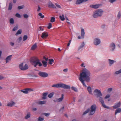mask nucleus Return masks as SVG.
Returning a JSON list of instances; mask_svg holds the SVG:
<instances>
[{
    "instance_id": "1",
    "label": "nucleus",
    "mask_w": 121,
    "mask_h": 121,
    "mask_svg": "<svg viewBox=\"0 0 121 121\" xmlns=\"http://www.w3.org/2000/svg\"><path fill=\"white\" fill-rule=\"evenodd\" d=\"M90 75L91 73L86 68L83 69L82 72L80 74L79 77V80L83 86L85 87H86L87 86L84 82V81L87 82L90 81Z\"/></svg>"
},
{
    "instance_id": "2",
    "label": "nucleus",
    "mask_w": 121,
    "mask_h": 121,
    "mask_svg": "<svg viewBox=\"0 0 121 121\" xmlns=\"http://www.w3.org/2000/svg\"><path fill=\"white\" fill-rule=\"evenodd\" d=\"M30 61L32 65H34L35 67L38 65L39 66H41L42 65V64L40 62L39 60L37 57H36L31 58L30 60Z\"/></svg>"
},
{
    "instance_id": "3",
    "label": "nucleus",
    "mask_w": 121,
    "mask_h": 121,
    "mask_svg": "<svg viewBox=\"0 0 121 121\" xmlns=\"http://www.w3.org/2000/svg\"><path fill=\"white\" fill-rule=\"evenodd\" d=\"M52 86V87L57 88L61 87L67 89H70V87L69 86L61 83L53 85Z\"/></svg>"
},
{
    "instance_id": "4",
    "label": "nucleus",
    "mask_w": 121,
    "mask_h": 121,
    "mask_svg": "<svg viewBox=\"0 0 121 121\" xmlns=\"http://www.w3.org/2000/svg\"><path fill=\"white\" fill-rule=\"evenodd\" d=\"M104 11L101 9H99L95 11L93 13L92 16L94 18H97L101 17L103 15Z\"/></svg>"
},
{
    "instance_id": "5",
    "label": "nucleus",
    "mask_w": 121,
    "mask_h": 121,
    "mask_svg": "<svg viewBox=\"0 0 121 121\" xmlns=\"http://www.w3.org/2000/svg\"><path fill=\"white\" fill-rule=\"evenodd\" d=\"M96 107L95 105L94 104L92 105L90 107V109L89 115H92L94 114L95 112Z\"/></svg>"
},
{
    "instance_id": "6",
    "label": "nucleus",
    "mask_w": 121,
    "mask_h": 121,
    "mask_svg": "<svg viewBox=\"0 0 121 121\" xmlns=\"http://www.w3.org/2000/svg\"><path fill=\"white\" fill-rule=\"evenodd\" d=\"M93 43L94 45L98 46L101 44V40L100 38H95L93 39Z\"/></svg>"
},
{
    "instance_id": "7",
    "label": "nucleus",
    "mask_w": 121,
    "mask_h": 121,
    "mask_svg": "<svg viewBox=\"0 0 121 121\" xmlns=\"http://www.w3.org/2000/svg\"><path fill=\"white\" fill-rule=\"evenodd\" d=\"M94 94L97 97H101L102 96V94L100 91L98 89H95L94 92Z\"/></svg>"
},
{
    "instance_id": "8",
    "label": "nucleus",
    "mask_w": 121,
    "mask_h": 121,
    "mask_svg": "<svg viewBox=\"0 0 121 121\" xmlns=\"http://www.w3.org/2000/svg\"><path fill=\"white\" fill-rule=\"evenodd\" d=\"M19 68L21 70H24L27 69L28 68V67L26 64H25L24 66L23 64L22 63L19 65Z\"/></svg>"
},
{
    "instance_id": "9",
    "label": "nucleus",
    "mask_w": 121,
    "mask_h": 121,
    "mask_svg": "<svg viewBox=\"0 0 121 121\" xmlns=\"http://www.w3.org/2000/svg\"><path fill=\"white\" fill-rule=\"evenodd\" d=\"M99 97V100L103 106L105 108L109 109V107L107 106L105 104L103 98L100 97Z\"/></svg>"
},
{
    "instance_id": "10",
    "label": "nucleus",
    "mask_w": 121,
    "mask_h": 121,
    "mask_svg": "<svg viewBox=\"0 0 121 121\" xmlns=\"http://www.w3.org/2000/svg\"><path fill=\"white\" fill-rule=\"evenodd\" d=\"M85 33L84 32V30L83 28L81 29V36H79L78 37V39H83L84 38L85 36Z\"/></svg>"
},
{
    "instance_id": "11",
    "label": "nucleus",
    "mask_w": 121,
    "mask_h": 121,
    "mask_svg": "<svg viewBox=\"0 0 121 121\" xmlns=\"http://www.w3.org/2000/svg\"><path fill=\"white\" fill-rule=\"evenodd\" d=\"M115 48L116 45L114 43L112 42L110 44L109 48L111 51H113L115 49Z\"/></svg>"
},
{
    "instance_id": "12",
    "label": "nucleus",
    "mask_w": 121,
    "mask_h": 121,
    "mask_svg": "<svg viewBox=\"0 0 121 121\" xmlns=\"http://www.w3.org/2000/svg\"><path fill=\"white\" fill-rule=\"evenodd\" d=\"M38 74L40 76L43 78H46L48 76V74L47 73L43 72H40Z\"/></svg>"
},
{
    "instance_id": "13",
    "label": "nucleus",
    "mask_w": 121,
    "mask_h": 121,
    "mask_svg": "<svg viewBox=\"0 0 121 121\" xmlns=\"http://www.w3.org/2000/svg\"><path fill=\"white\" fill-rule=\"evenodd\" d=\"M33 90L31 88L26 89L24 90H22L21 91L24 93L27 94L28 93V91H33Z\"/></svg>"
},
{
    "instance_id": "14",
    "label": "nucleus",
    "mask_w": 121,
    "mask_h": 121,
    "mask_svg": "<svg viewBox=\"0 0 121 121\" xmlns=\"http://www.w3.org/2000/svg\"><path fill=\"white\" fill-rule=\"evenodd\" d=\"M48 36V33L46 32H43L42 34L41 37L42 38L44 39L47 37Z\"/></svg>"
},
{
    "instance_id": "15",
    "label": "nucleus",
    "mask_w": 121,
    "mask_h": 121,
    "mask_svg": "<svg viewBox=\"0 0 121 121\" xmlns=\"http://www.w3.org/2000/svg\"><path fill=\"white\" fill-rule=\"evenodd\" d=\"M101 6L100 4H98L91 5H90V7L94 9H97L99 8Z\"/></svg>"
},
{
    "instance_id": "16",
    "label": "nucleus",
    "mask_w": 121,
    "mask_h": 121,
    "mask_svg": "<svg viewBox=\"0 0 121 121\" xmlns=\"http://www.w3.org/2000/svg\"><path fill=\"white\" fill-rule=\"evenodd\" d=\"M121 103L120 102L115 104L113 106L114 108L116 109L120 107Z\"/></svg>"
},
{
    "instance_id": "17",
    "label": "nucleus",
    "mask_w": 121,
    "mask_h": 121,
    "mask_svg": "<svg viewBox=\"0 0 121 121\" xmlns=\"http://www.w3.org/2000/svg\"><path fill=\"white\" fill-rule=\"evenodd\" d=\"M48 7L53 8H56L55 6L51 2H49L48 4Z\"/></svg>"
},
{
    "instance_id": "18",
    "label": "nucleus",
    "mask_w": 121,
    "mask_h": 121,
    "mask_svg": "<svg viewBox=\"0 0 121 121\" xmlns=\"http://www.w3.org/2000/svg\"><path fill=\"white\" fill-rule=\"evenodd\" d=\"M12 56V55L9 56L6 58L5 60L6 63H8L11 60Z\"/></svg>"
},
{
    "instance_id": "19",
    "label": "nucleus",
    "mask_w": 121,
    "mask_h": 121,
    "mask_svg": "<svg viewBox=\"0 0 121 121\" xmlns=\"http://www.w3.org/2000/svg\"><path fill=\"white\" fill-rule=\"evenodd\" d=\"M108 60L109 65L110 66H111L115 62V61L114 60L109 59H108Z\"/></svg>"
},
{
    "instance_id": "20",
    "label": "nucleus",
    "mask_w": 121,
    "mask_h": 121,
    "mask_svg": "<svg viewBox=\"0 0 121 121\" xmlns=\"http://www.w3.org/2000/svg\"><path fill=\"white\" fill-rule=\"evenodd\" d=\"M15 103L13 101H12L8 103L7 104L8 106L12 107L15 104Z\"/></svg>"
},
{
    "instance_id": "21",
    "label": "nucleus",
    "mask_w": 121,
    "mask_h": 121,
    "mask_svg": "<svg viewBox=\"0 0 121 121\" xmlns=\"http://www.w3.org/2000/svg\"><path fill=\"white\" fill-rule=\"evenodd\" d=\"M64 98V95L63 94L61 95V97L57 99V101L58 102H60L62 101Z\"/></svg>"
},
{
    "instance_id": "22",
    "label": "nucleus",
    "mask_w": 121,
    "mask_h": 121,
    "mask_svg": "<svg viewBox=\"0 0 121 121\" xmlns=\"http://www.w3.org/2000/svg\"><path fill=\"white\" fill-rule=\"evenodd\" d=\"M85 45V44L84 42L81 43L79 47L78 48V50H79L82 48Z\"/></svg>"
},
{
    "instance_id": "23",
    "label": "nucleus",
    "mask_w": 121,
    "mask_h": 121,
    "mask_svg": "<svg viewBox=\"0 0 121 121\" xmlns=\"http://www.w3.org/2000/svg\"><path fill=\"white\" fill-rule=\"evenodd\" d=\"M87 90L90 94H92V89L91 87L90 86H88L87 87Z\"/></svg>"
},
{
    "instance_id": "24",
    "label": "nucleus",
    "mask_w": 121,
    "mask_h": 121,
    "mask_svg": "<svg viewBox=\"0 0 121 121\" xmlns=\"http://www.w3.org/2000/svg\"><path fill=\"white\" fill-rule=\"evenodd\" d=\"M37 47V44L36 43H35L31 47V50H34Z\"/></svg>"
},
{
    "instance_id": "25",
    "label": "nucleus",
    "mask_w": 121,
    "mask_h": 121,
    "mask_svg": "<svg viewBox=\"0 0 121 121\" xmlns=\"http://www.w3.org/2000/svg\"><path fill=\"white\" fill-rule=\"evenodd\" d=\"M46 103V102L45 101H39L37 102V104L39 105L45 104Z\"/></svg>"
},
{
    "instance_id": "26",
    "label": "nucleus",
    "mask_w": 121,
    "mask_h": 121,
    "mask_svg": "<svg viewBox=\"0 0 121 121\" xmlns=\"http://www.w3.org/2000/svg\"><path fill=\"white\" fill-rule=\"evenodd\" d=\"M42 62L43 64V66L44 67H46L47 65V62L44 60H43L42 61Z\"/></svg>"
},
{
    "instance_id": "27",
    "label": "nucleus",
    "mask_w": 121,
    "mask_h": 121,
    "mask_svg": "<svg viewBox=\"0 0 121 121\" xmlns=\"http://www.w3.org/2000/svg\"><path fill=\"white\" fill-rule=\"evenodd\" d=\"M83 2V0H77L76 1V4H78Z\"/></svg>"
},
{
    "instance_id": "28",
    "label": "nucleus",
    "mask_w": 121,
    "mask_h": 121,
    "mask_svg": "<svg viewBox=\"0 0 121 121\" xmlns=\"http://www.w3.org/2000/svg\"><path fill=\"white\" fill-rule=\"evenodd\" d=\"M59 17L61 20L62 21H64L65 20V18L64 17V16L63 14H62L61 15H60Z\"/></svg>"
},
{
    "instance_id": "29",
    "label": "nucleus",
    "mask_w": 121,
    "mask_h": 121,
    "mask_svg": "<svg viewBox=\"0 0 121 121\" xmlns=\"http://www.w3.org/2000/svg\"><path fill=\"white\" fill-rule=\"evenodd\" d=\"M30 117V112H28L27 113L25 117V119H27L29 118Z\"/></svg>"
},
{
    "instance_id": "30",
    "label": "nucleus",
    "mask_w": 121,
    "mask_h": 121,
    "mask_svg": "<svg viewBox=\"0 0 121 121\" xmlns=\"http://www.w3.org/2000/svg\"><path fill=\"white\" fill-rule=\"evenodd\" d=\"M121 112V108H118L115 111V114L116 115L118 113H120Z\"/></svg>"
},
{
    "instance_id": "31",
    "label": "nucleus",
    "mask_w": 121,
    "mask_h": 121,
    "mask_svg": "<svg viewBox=\"0 0 121 121\" xmlns=\"http://www.w3.org/2000/svg\"><path fill=\"white\" fill-rule=\"evenodd\" d=\"M12 3L11 2H10L9 3L8 10H11L12 8Z\"/></svg>"
},
{
    "instance_id": "32",
    "label": "nucleus",
    "mask_w": 121,
    "mask_h": 121,
    "mask_svg": "<svg viewBox=\"0 0 121 121\" xmlns=\"http://www.w3.org/2000/svg\"><path fill=\"white\" fill-rule=\"evenodd\" d=\"M117 18L119 19L121 18V12L120 11H119L117 14Z\"/></svg>"
},
{
    "instance_id": "33",
    "label": "nucleus",
    "mask_w": 121,
    "mask_h": 121,
    "mask_svg": "<svg viewBox=\"0 0 121 121\" xmlns=\"http://www.w3.org/2000/svg\"><path fill=\"white\" fill-rule=\"evenodd\" d=\"M54 93L52 92L49 94L48 95V97L50 98H51L53 96Z\"/></svg>"
},
{
    "instance_id": "34",
    "label": "nucleus",
    "mask_w": 121,
    "mask_h": 121,
    "mask_svg": "<svg viewBox=\"0 0 121 121\" xmlns=\"http://www.w3.org/2000/svg\"><path fill=\"white\" fill-rule=\"evenodd\" d=\"M90 111V109L89 108H88L87 109V110L85 111L83 113V115H85L89 111Z\"/></svg>"
},
{
    "instance_id": "35",
    "label": "nucleus",
    "mask_w": 121,
    "mask_h": 121,
    "mask_svg": "<svg viewBox=\"0 0 121 121\" xmlns=\"http://www.w3.org/2000/svg\"><path fill=\"white\" fill-rule=\"evenodd\" d=\"M49 64L50 65H52V63L54 62V60L53 59H49Z\"/></svg>"
},
{
    "instance_id": "36",
    "label": "nucleus",
    "mask_w": 121,
    "mask_h": 121,
    "mask_svg": "<svg viewBox=\"0 0 121 121\" xmlns=\"http://www.w3.org/2000/svg\"><path fill=\"white\" fill-rule=\"evenodd\" d=\"M55 17H51L50 20V22H53L55 21Z\"/></svg>"
},
{
    "instance_id": "37",
    "label": "nucleus",
    "mask_w": 121,
    "mask_h": 121,
    "mask_svg": "<svg viewBox=\"0 0 121 121\" xmlns=\"http://www.w3.org/2000/svg\"><path fill=\"white\" fill-rule=\"evenodd\" d=\"M71 89L74 91L77 92L78 91V90L77 88L73 86H72L71 88Z\"/></svg>"
},
{
    "instance_id": "38",
    "label": "nucleus",
    "mask_w": 121,
    "mask_h": 121,
    "mask_svg": "<svg viewBox=\"0 0 121 121\" xmlns=\"http://www.w3.org/2000/svg\"><path fill=\"white\" fill-rule=\"evenodd\" d=\"M115 73V74H118L121 73V69L119 70L116 71Z\"/></svg>"
},
{
    "instance_id": "39",
    "label": "nucleus",
    "mask_w": 121,
    "mask_h": 121,
    "mask_svg": "<svg viewBox=\"0 0 121 121\" xmlns=\"http://www.w3.org/2000/svg\"><path fill=\"white\" fill-rule=\"evenodd\" d=\"M22 33V31L21 30H18L16 33L15 35H18L19 34H21V33Z\"/></svg>"
},
{
    "instance_id": "40",
    "label": "nucleus",
    "mask_w": 121,
    "mask_h": 121,
    "mask_svg": "<svg viewBox=\"0 0 121 121\" xmlns=\"http://www.w3.org/2000/svg\"><path fill=\"white\" fill-rule=\"evenodd\" d=\"M10 22L11 24H13L14 23L13 19V18H11L10 20Z\"/></svg>"
},
{
    "instance_id": "41",
    "label": "nucleus",
    "mask_w": 121,
    "mask_h": 121,
    "mask_svg": "<svg viewBox=\"0 0 121 121\" xmlns=\"http://www.w3.org/2000/svg\"><path fill=\"white\" fill-rule=\"evenodd\" d=\"M52 27V24L51 23H49L48 25V29H50Z\"/></svg>"
},
{
    "instance_id": "42",
    "label": "nucleus",
    "mask_w": 121,
    "mask_h": 121,
    "mask_svg": "<svg viewBox=\"0 0 121 121\" xmlns=\"http://www.w3.org/2000/svg\"><path fill=\"white\" fill-rule=\"evenodd\" d=\"M39 15L41 18H43L44 17V16L41 13H39Z\"/></svg>"
},
{
    "instance_id": "43",
    "label": "nucleus",
    "mask_w": 121,
    "mask_h": 121,
    "mask_svg": "<svg viewBox=\"0 0 121 121\" xmlns=\"http://www.w3.org/2000/svg\"><path fill=\"white\" fill-rule=\"evenodd\" d=\"M27 36L26 35H25L24 36L23 38V41H24L27 39Z\"/></svg>"
},
{
    "instance_id": "44",
    "label": "nucleus",
    "mask_w": 121,
    "mask_h": 121,
    "mask_svg": "<svg viewBox=\"0 0 121 121\" xmlns=\"http://www.w3.org/2000/svg\"><path fill=\"white\" fill-rule=\"evenodd\" d=\"M15 16L19 18H20L21 17L20 15L18 13H16L15 15Z\"/></svg>"
},
{
    "instance_id": "45",
    "label": "nucleus",
    "mask_w": 121,
    "mask_h": 121,
    "mask_svg": "<svg viewBox=\"0 0 121 121\" xmlns=\"http://www.w3.org/2000/svg\"><path fill=\"white\" fill-rule=\"evenodd\" d=\"M44 119L43 118H41L39 117L38 118L39 121H43L44 120Z\"/></svg>"
},
{
    "instance_id": "46",
    "label": "nucleus",
    "mask_w": 121,
    "mask_h": 121,
    "mask_svg": "<svg viewBox=\"0 0 121 121\" xmlns=\"http://www.w3.org/2000/svg\"><path fill=\"white\" fill-rule=\"evenodd\" d=\"M117 0H109V2L111 3H113L115 2Z\"/></svg>"
},
{
    "instance_id": "47",
    "label": "nucleus",
    "mask_w": 121,
    "mask_h": 121,
    "mask_svg": "<svg viewBox=\"0 0 121 121\" xmlns=\"http://www.w3.org/2000/svg\"><path fill=\"white\" fill-rule=\"evenodd\" d=\"M24 7V6L23 5H21L19 6L18 7V9H22Z\"/></svg>"
},
{
    "instance_id": "48",
    "label": "nucleus",
    "mask_w": 121,
    "mask_h": 121,
    "mask_svg": "<svg viewBox=\"0 0 121 121\" xmlns=\"http://www.w3.org/2000/svg\"><path fill=\"white\" fill-rule=\"evenodd\" d=\"M110 97V95H107L105 97L104 99H107L109 98Z\"/></svg>"
},
{
    "instance_id": "49",
    "label": "nucleus",
    "mask_w": 121,
    "mask_h": 121,
    "mask_svg": "<svg viewBox=\"0 0 121 121\" xmlns=\"http://www.w3.org/2000/svg\"><path fill=\"white\" fill-rule=\"evenodd\" d=\"M23 16L24 18H27L29 17L28 15L27 14H24Z\"/></svg>"
},
{
    "instance_id": "50",
    "label": "nucleus",
    "mask_w": 121,
    "mask_h": 121,
    "mask_svg": "<svg viewBox=\"0 0 121 121\" xmlns=\"http://www.w3.org/2000/svg\"><path fill=\"white\" fill-rule=\"evenodd\" d=\"M17 28L18 27L17 26H15L13 28V31H15L16 30H17Z\"/></svg>"
},
{
    "instance_id": "51",
    "label": "nucleus",
    "mask_w": 121,
    "mask_h": 121,
    "mask_svg": "<svg viewBox=\"0 0 121 121\" xmlns=\"http://www.w3.org/2000/svg\"><path fill=\"white\" fill-rule=\"evenodd\" d=\"M22 38L21 37H19L17 39V41L18 42H20L22 39Z\"/></svg>"
},
{
    "instance_id": "52",
    "label": "nucleus",
    "mask_w": 121,
    "mask_h": 121,
    "mask_svg": "<svg viewBox=\"0 0 121 121\" xmlns=\"http://www.w3.org/2000/svg\"><path fill=\"white\" fill-rule=\"evenodd\" d=\"M112 88H110L108 89V91L109 92H111L112 91Z\"/></svg>"
},
{
    "instance_id": "53",
    "label": "nucleus",
    "mask_w": 121,
    "mask_h": 121,
    "mask_svg": "<svg viewBox=\"0 0 121 121\" xmlns=\"http://www.w3.org/2000/svg\"><path fill=\"white\" fill-rule=\"evenodd\" d=\"M44 115H45L46 117H48L50 115V114L49 113H44Z\"/></svg>"
},
{
    "instance_id": "54",
    "label": "nucleus",
    "mask_w": 121,
    "mask_h": 121,
    "mask_svg": "<svg viewBox=\"0 0 121 121\" xmlns=\"http://www.w3.org/2000/svg\"><path fill=\"white\" fill-rule=\"evenodd\" d=\"M56 5V6L58 8H61V7L60 6V5H59V4H57L56 3L55 4Z\"/></svg>"
},
{
    "instance_id": "55",
    "label": "nucleus",
    "mask_w": 121,
    "mask_h": 121,
    "mask_svg": "<svg viewBox=\"0 0 121 121\" xmlns=\"http://www.w3.org/2000/svg\"><path fill=\"white\" fill-rule=\"evenodd\" d=\"M39 29H40L39 30L43 31L44 30V29L43 28H42L41 26H40L39 27Z\"/></svg>"
},
{
    "instance_id": "56",
    "label": "nucleus",
    "mask_w": 121,
    "mask_h": 121,
    "mask_svg": "<svg viewBox=\"0 0 121 121\" xmlns=\"http://www.w3.org/2000/svg\"><path fill=\"white\" fill-rule=\"evenodd\" d=\"M40 9H41L40 8V7H39V6H38V9L37 10V11L38 12H39V11L40 10Z\"/></svg>"
},
{
    "instance_id": "57",
    "label": "nucleus",
    "mask_w": 121,
    "mask_h": 121,
    "mask_svg": "<svg viewBox=\"0 0 121 121\" xmlns=\"http://www.w3.org/2000/svg\"><path fill=\"white\" fill-rule=\"evenodd\" d=\"M4 78L3 76L0 75V80L3 79Z\"/></svg>"
},
{
    "instance_id": "58",
    "label": "nucleus",
    "mask_w": 121,
    "mask_h": 121,
    "mask_svg": "<svg viewBox=\"0 0 121 121\" xmlns=\"http://www.w3.org/2000/svg\"><path fill=\"white\" fill-rule=\"evenodd\" d=\"M71 42V40H70L69 41V43L68 44H67L68 46H69L70 45Z\"/></svg>"
},
{
    "instance_id": "59",
    "label": "nucleus",
    "mask_w": 121,
    "mask_h": 121,
    "mask_svg": "<svg viewBox=\"0 0 121 121\" xmlns=\"http://www.w3.org/2000/svg\"><path fill=\"white\" fill-rule=\"evenodd\" d=\"M47 94L48 93H44L43 94V96H46Z\"/></svg>"
},
{
    "instance_id": "60",
    "label": "nucleus",
    "mask_w": 121,
    "mask_h": 121,
    "mask_svg": "<svg viewBox=\"0 0 121 121\" xmlns=\"http://www.w3.org/2000/svg\"><path fill=\"white\" fill-rule=\"evenodd\" d=\"M37 108H33L32 109V110L33 111H35L37 110Z\"/></svg>"
},
{
    "instance_id": "61",
    "label": "nucleus",
    "mask_w": 121,
    "mask_h": 121,
    "mask_svg": "<svg viewBox=\"0 0 121 121\" xmlns=\"http://www.w3.org/2000/svg\"><path fill=\"white\" fill-rule=\"evenodd\" d=\"M10 44L12 46H13L14 45V43H13L11 42L10 43Z\"/></svg>"
},
{
    "instance_id": "62",
    "label": "nucleus",
    "mask_w": 121,
    "mask_h": 121,
    "mask_svg": "<svg viewBox=\"0 0 121 121\" xmlns=\"http://www.w3.org/2000/svg\"><path fill=\"white\" fill-rule=\"evenodd\" d=\"M68 71V69H66L63 70V71L64 72H67Z\"/></svg>"
},
{
    "instance_id": "63",
    "label": "nucleus",
    "mask_w": 121,
    "mask_h": 121,
    "mask_svg": "<svg viewBox=\"0 0 121 121\" xmlns=\"http://www.w3.org/2000/svg\"><path fill=\"white\" fill-rule=\"evenodd\" d=\"M84 64L83 63H82L81 65V66L82 67H85V66L84 65Z\"/></svg>"
},
{
    "instance_id": "64",
    "label": "nucleus",
    "mask_w": 121,
    "mask_h": 121,
    "mask_svg": "<svg viewBox=\"0 0 121 121\" xmlns=\"http://www.w3.org/2000/svg\"><path fill=\"white\" fill-rule=\"evenodd\" d=\"M43 99H45L46 98V96H43V97L42 98Z\"/></svg>"
}]
</instances>
